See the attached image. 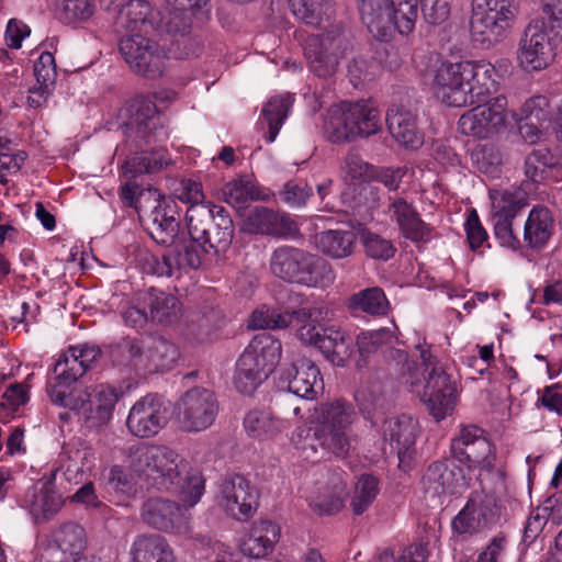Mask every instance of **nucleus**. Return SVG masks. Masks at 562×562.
Returning <instances> with one entry per match:
<instances>
[{
    "mask_svg": "<svg viewBox=\"0 0 562 562\" xmlns=\"http://www.w3.org/2000/svg\"><path fill=\"white\" fill-rule=\"evenodd\" d=\"M496 69L485 60L443 63L436 70L432 89L448 106L474 105L458 121V131L475 139H492L506 130L508 123L506 97L497 91Z\"/></svg>",
    "mask_w": 562,
    "mask_h": 562,
    "instance_id": "f257e3e1",
    "label": "nucleus"
},
{
    "mask_svg": "<svg viewBox=\"0 0 562 562\" xmlns=\"http://www.w3.org/2000/svg\"><path fill=\"white\" fill-rule=\"evenodd\" d=\"M415 351L420 364L411 359L405 350L395 348L386 351L385 359L398 381L409 392L420 396L429 414L440 422L454 411L458 402L457 381L439 364L427 344H417Z\"/></svg>",
    "mask_w": 562,
    "mask_h": 562,
    "instance_id": "f03ea898",
    "label": "nucleus"
},
{
    "mask_svg": "<svg viewBox=\"0 0 562 562\" xmlns=\"http://www.w3.org/2000/svg\"><path fill=\"white\" fill-rule=\"evenodd\" d=\"M204 479L194 472L183 481L182 487L170 491L180 503L164 497H149L140 508V517L147 526L164 532L186 535L191 530V508L205 492Z\"/></svg>",
    "mask_w": 562,
    "mask_h": 562,
    "instance_id": "7ed1b4c3",
    "label": "nucleus"
},
{
    "mask_svg": "<svg viewBox=\"0 0 562 562\" xmlns=\"http://www.w3.org/2000/svg\"><path fill=\"white\" fill-rule=\"evenodd\" d=\"M130 463L139 480L160 491H177L196 472L187 471L184 460L176 451L158 445L140 443L131 448Z\"/></svg>",
    "mask_w": 562,
    "mask_h": 562,
    "instance_id": "20e7f679",
    "label": "nucleus"
},
{
    "mask_svg": "<svg viewBox=\"0 0 562 562\" xmlns=\"http://www.w3.org/2000/svg\"><path fill=\"white\" fill-rule=\"evenodd\" d=\"M380 128V111L371 99L344 101L330 106L322 124L325 137L331 143L368 137L376 134Z\"/></svg>",
    "mask_w": 562,
    "mask_h": 562,
    "instance_id": "39448f33",
    "label": "nucleus"
},
{
    "mask_svg": "<svg viewBox=\"0 0 562 562\" xmlns=\"http://www.w3.org/2000/svg\"><path fill=\"white\" fill-rule=\"evenodd\" d=\"M360 20L369 33L381 42L394 34H411L418 16L417 0H357Z\"/></svg>",
    "mask_w": 562,
    "mask_h": 562,
    "instance_id": "423d86ee",
    "label": "nucleus"
},
{
    "mask_svg": "<svg viewBox=\"0 0 562 562\" xmlns=\"http://www.w3.org/2000/svg\"><path fill=\"white\" fill-rule=\"evenodd\" d=\"M282 345L270 334L255 336L236 363L235 386L243 394L252 393L276 370Z\"/></svg>",
    "mask_w": 562,
    "mask_h": 562,
    "instance_id": "0eeeda50",
    "label": "nucleus"
},
{
    "mask_svg": "<svg viewBox=\"0 0 562 562\" xmlns=\"http://www.w3.org/2000/svg\"><path fill=\"white\" fill-rule=\"evenodd\" d=\"M517 15L514 0H472V41L490 48L513 27Z\"/></svg>",
    "mask_w": 562,
    "mask_h": 562,
    "instance_id": "6e6552de",
    "label": "nucleus"
},
{
    "mask_svg": "<svg viewBox=\"0 0 562 562\" xmlns=\"http://www.w3.org/2000/svg\"><path fill=\"white\" fill-rule=\"evenodd\" d=\"M498 517L497 497L485 490L471 493L464 506L452 518L451 540L469 541L490 529Z\"/></svg>",
    "mask_w": 562,
    "mask_h": 562,
    "instance_id": "1a4fd4ad",
    "label": "nucleus"
},
{
    "mask_svg": "<svg viewBox=\"0 0 562 562\" xmlns=\"http://www.w3.org/2000/svg\"><path fill=\"white\" fill-rule=\"evenodd\" d=\"M218 411L220 404L215 393L200 386L184 392L175 408L179 428L188 434L209 429L214 424Z\"/></svg>",
    "mask_w": 562,
    "mask_h": 562,
    "instance_id": "9d476101",
    "label": "nucleus"
},
{
    "mask_svg": "<svg viewBox=\"0 0 562 562\" xmlns=\"http://www.w3.org/2000/svg\"><path fill=\"white\" fill-rule=\"evenodd\" d=\"M554 32L543 26L540 20H531L518 42L517 63L527 72L546 69L555 57Z\"/></svg>",
    "mask_w": 562,
    "mask_h": 562,
    "instance_id": "9b49d317",
    "label": "nucleus"
},
{
    "mask_svg": "<svg viewBox=\"0 0 562 562\" xmlns=\"http://www.w3.org/2000/svg\"><path fill=\"white\" fill-rule=\"evenodd\" d=\"M357 414L344 400H336L325 404L318 418V441L324 449L340 457L349 449L347 435L349 426L355 422Z\"/></svg>",
    "mask_w": 562,
    "mask_h": 562,
    "instance_id": "f8f14e48",
    "label": "nucleus"
},
{
    "mask_svg": "<svg viewBox=\"0 0 562 562\" xmlns=\"http://www.w3.org/2000/svg\"><path fill=\"white\" fill-rule=\"evenodd\" d=\"M214 504L227 516L245 521L257 510L258 492L244 476H227L216 484Z\"/></svg>",
    "mask_w": 562,
    "mask_h": 562,
    "instance_id": "ddd939ff",
    "label": "nucleus"
},
{
    "mask_svg": "<svg viewBox=\"0 0 562 562\" xmlns=\"http://www.w3.org/2000/svg\"><path fill=\"white\" fill-rule=\"evenodd\" d=\"M450 447L453 458L470 470L490 472L495 467V448L477 426H462Z\"/></svg>",
    "mask_w": 562,
    "mask_h": 562,
    "instance_id": "4468645a",
    "label": "nucleus"
},
{
    "mask_svg": "<svg viewBox=\"0 0 562 562\" xmlns=\"http://www.w3.org/2000/svg\"><path fill=\"white\" fill-rule=\"evenodd\" d=\"M346 47L335 9L328 1L318 2V77L333 75Z\"/></svg>",
    "mask_w": 562,
    "mask_h": 562,
    "instance_id": "2eb2a0df",
    "label": "nucleus"
},
{
    "mask_svg": "<svg viewBox=\"0 0 562 562\" xmlns=\"http://www.w3.org/2000/svg\"><path fill=\"white\" fill-rule=\"evenodd\" d=\"M147 34L124 35L119 44L120 53L131 69L147 78H157L166 69V53Z\"/></svg>",
    "mask_w": 562,
    "mask_h": 562,
    "instance_id": "dca6fc26",
    "label": "nucleus"
},
{
    "mask_svg": "<svg viewBox=\"0 0 562 562\" xmlns=\"http://www.w3.org/2000/svg\"><path fill=\"white\" fill-rule=\"evenodd\" d=\"M490 198L496 239L503 247L518 249L520 240L513 232V220L526 205L524 194L517 190H491Z\"/></svg>",
    "mask_w": 562,
    "mask_h": 562,
    "instance_id": "f3484780",
    "label": "nucleus"
},
{
    "mask_svg": "<svg viewBox=\"0 0 562 562\" xmlns=\"http://www.w3.org/2000/svg\"><path fill=\"white\" fill-rule=\"evenodd\" d=\"M169 422V407L162 396L146 394L130 408L126 427L130 434L138 438H153Z\"/></svg>",
    "mask_w": 562,
    "mask_h": 562,
    "instance_id": "a211bd4d",
    "label": "nucleus"
},
{
    "mask_svg": "<svg viewBox=\"0 0 562 562\" xmlns=\"http://www.w3.org/2000/svg\"><path fill=\"white\" fill-rule=\"evenodd\" d=\"M315 266L313 254L291 246L278 247L270 258V270L276 277L307 286L316 283Z\"/></svg>",
    "mask_w": 562,
    "mask_h": 562,
    "instance_id": "6ab92c4d",
    "label": "nucleus"
},
{
    "mask_svg": "<svg viewBox=\"0 0 562 562\" xmlns=\"http://www.w3.org/2000/svg\"><path fill=\"white\" fill-rule=\"evenodd\" d=\"M149 212L147 207L139 216L147 224L150 237L160 245H172L179 232L180 212L177 202L171 198L151 199Z\"/></svg>",
    "mask_w": 562,
    "mask_h": 562,
    "instance_id": "aec40b11",
    "label": "nucleus"
},
{
    "mask_svg": "<svg viewBox=\"0 0 562 562\" xmlns=\"http://www.w3.org/2000/svg\"><path fill=\"white\" fill-rule=\"evenodd\" d=\"M65 504L63 495L56 490L52 480H38L26 490L20 501L32 521L42 525L53 520Z\"/></svg>",
    "mask_w": 562,
    "mask_h": 562,
    "instance_id": "412c9836",
    "label": "nucleus"
},
{
    "mask_svg": "<svg viewBox=\"0 0 562 562\" xmlns=\"http://www.w3.org/2000/svg\"><path fill=\"white\" fill-rule=\"evenodd\" d=\"M423 487L427 495L441 497L462 493L469 486V480L453 460L443 459L432 462L423 476Z\"/></svg>",
    "mask_w": 562,
    "mask_h": 562,
    "instance_id": "4be33fe9",
    "label": "nucleus"
},
{
    "mask_svg": "<svg viewBox=\"0 0 562 562\" xmlns=\"http://www.w3.org/2000/svg\"><path fill=\"white\" fill-rule=\"evenodd\" d=\"M418 423L413 417L401 415L384 423L383 437L391 450L396 451L398 465L407 470L415 452Z\"/></svg>",
    "mask_w": 562,
    "mask_h": 562,
    "instance_id": "5701e85b",
    "label": "nucleus"
},
{
    "mask_svg": "<svg viewBox=\"0 0 562 562\" xmlns=\"http://www.w3.org/2000/svg\"><path fill=\"white\" fill-rule=\"evenodd\" d=\"M101 356V350L94 345H79L69 347L63 352L54 366L55 382L71 385L94 363Z\"/></svg>",
    "mask_w": 562,
    "mask_h": 562,
    "instance_id": "b1692460",
    "label": "nucleus"
},
{
    "mask_svg": "<svg viewBox=\"0 0 562 562\" xmlns=\"http://www.w3.org/2000/svg\"><path fill=\"white\" fill-rule=\"evenodd\" d=\"M385 120L391 136L401 147L414 150L424 144V134L412 110L393 104L389 108Z\"/></svg>",
    "mask_w": 562,
    "mask_h": 562,
    "instance_id": "393cba45",
    "label": "nucleus"
},
{
    "mask_svg": "<svg viewBox=\"0 0 562 562\" xmlns=\"http://www.w3.org/2000/svg\"><path fill=\"white\" fill-rule=\"evenodd\" d=\"M54 547L48 550L49 560H87L81 555L86 547V531L77 522H66L56 528L52 533Z\"/></svg>",
    "mask_w": 562,
    "mask_h": 562,
    "instance_id": "a878e982",
    "label": "nucleus"
},
{
    "mask_svg": "<svg viewBox=\"0 0 562 562\" xmlns=\"http://www.w3.org/2000/svg\"><path fill=\"white\" fill-rule=\"evenodd\" d=\"M209 0H166L169 33L184 34L194 23H203L209 18Z\"/></svg>",
    "mask_w": 562,
    "mask_h": 562,
    "instance_id": "bb28decb",
    "label": "nucleus"
},
{
    "mask_svg": "<svg viewBox=\"0 0 562 562\" xmlns=\"http://www.w3.org/2000/svg\"><path fill=\"white\" fill-rule=\"evenodd\" d=\"M391 218L397 224L401 235L414 243L428 241L431 228L422 218L413 204L403 198H395L389 205Z\"/></svg>",
    "mask_w": 562,
    "mask_h": 562,
    "instance_id": "cd10ccee",
    "label": "nucleus"
},
{
    "mask_svg": "<svg viewBox=\"0 0 562 562\" xmlns=\"http://www.w3.org/2000/svg\"><path fill=\"white\" fill-rule=\"evenodd\" d=\"M115 24L125 35L148 34L157 26V19L146 0H128L120 8Z\"/></svg>",
    "mask_w": 562,
    "mask_h": 562,
    "instance_id": "c85d7f7f",
    "label": "nucleus"
},
{
    "mask_svg": "<svg viewBox=\"0 0 562 562\" xmlns=\"http://www.w3.org/2000/svg\"><path fill=\"white\" fill-rule=\"evenodd\" d=\"M324 321V318H322ZM352 340L342 331L337 323L318 319V351L331 364L342 367L350 356Z\"/></svg>",
    "mask_w": 562,
    "mask_h": 562,
    "instance_id": "c756f323",
    "label": "nucleus"
},
{
    "mask_svg": "<svg viewBox=\"0 0 562 562\" xmlns=\"http://www.w3.org/2000/svg\"><path fill=\"white\" fill-rule=\"evenodd\" d=\"M281 536L279 525L260 519L251 524L249 531L244 537L240 550L254 559H261L272 553Z\"/></svg>",
    "mask_w": 562,
    "mask_h": 562,
    "instance_id": "7c9ffc66",
    "label": "nucleus"
},
{
    "mask_svg": "<svg viewBox=\"0 0 562 562\" xmlns=\"http://www.w3.org/2000/svg\"><path fill=\"white\" fill-rule=\"evenodd\" d=\"M245 229L252 234H267L280 237L292 235L296 228L286 215L263 206L251 209L245 218Z\"/></svg>",
    "mask_w": 562,
    "mask_h": 562,
    "instance_id": "2f4dec72",
    "label": "nucleus"
},
{
    "mask_svg": "<svg viewBox=\"0 0 562 562\" xmlns=\"http://www.w3.org/2000/svg\"><path fill=\"white\" fill-rule=\"evenodd\" d=\"M128 562H176L172 548L157 533H142L134 538Z\"/></svg>",
    "mask_w": 562,
    "mask_h": 562,
    "instance_id": "473e14b6",
    "label": "nucleus"
},
{
    "mask_svg": "<svg viewBox=\"0 0 562 562\" xmlns=\"http://www.w3.org/2000/svg\"><path fill=\"white\" fill-rule=\"evenodd\" d=\"M244 428L250 438L263 441L274 439L289 429L290 423L269 411L251 409L244 417Z\"/></svg>",
    "mask_w": 562,
    "mask_h": 562,
    "instance_id": "72a5a7b5",
    "label": "nucleus"
},
{
    "mask_svg": "<svg viewBox=\"0 0 562 562\" xmlns=\"http://www.w3.org/2000/svg\"><path fill=\"white\" fill-rule=\"evenodd\" d=\"M525 176L532 183L540 184L562 179V167L548 149L532 150L525 160Z\"/></svg>",
    "mask_w": 562,
    "mask_h": 562,
    "instance_id": "f704fd0d",
    "label": "nucleus"
},
{
    "mask_svg": "<svg viewBox=\"0 0 562 562\" xmlns=\"http://www.w3.org/2000/svg\"><path fill=\"white\" fill-rule=\"evenodd\" d=\"M143 305L149 310L150 319L161 324H169L178 319L181 312L177 296L161 290L150 288L142 293Z\"/></svg>",
    "mask_w": 562,
    "mask_h": 562,
    "instance_id": "c9c22d12",
    "label": "nucleus"
},
{
    "mask_svg": "<svg viewBox=\"0 0 562 562\" xmlns=\"http://www.w3.org/2000/svg\"><path fill=\"white\" fill-rule=\"evenodd\" d=\"M554 229V220L549 209L533 207L524 227V239L531 248H542L551 238Z\"/></svg>",
    "mask_w": 562,
    "mask_h": 562,
    "instance_id": "e433bc0d",
    "label": "nucleus"
},
{
    "mask_svg": "<svg viewBox=\"0 0 562 562\" xmlns=\"http://www.w3.org/2000/svg\"><path fill=\"white\" fill-rule=\"evenodd\" d=\"M126 111L128 112L126 125L138 136L145 138L156 128L158 123L157 110L150 100L145 98L135 99L128 104Z\"/></svg>",
    "mask_w": 562,
    "mask_h": 562,
    "instance_id": "4c0bfd02",
    "label": "nucleus"
},
{
    "mask_svg": "<svg viewBox=\"0 0 562 562\" xmlns=\"http://www.w3.org/2000/svg\"><path fill=\"white\" fill-rule=\"evenodd\" d=\"M294 102L291 93H280L271 97L262 108V116L268 124V143H273L286 120Z\"/></svg>",
    "mask_w": 562,
    "mask_h": 562,
    "instance_id": "58836bf2",
    "label": "nucleus"
},
{
    "mask_svg": "<svg viewBox=\"0 0 562 562\" xmlns=\"http://www.w3.org/2000/svg\"><path fill=\"white\" fill-rule=\"evenodd\" d=\"M224 207L221 205H190L186 213L188 233L195 240H205L212 224L215 223Z\"/></svg>",
    "mask_w": 562,
    "mask_h": 562,
    "instance_id": "ea45409f",
    "label": "nucleus"
},
{
    "mask_svg": "<svg viewBox=\"0 0 562 562\" xmlns=\"http://www.w3.org/2000/svg\"><path fill=\"white\" fill-rule=\"evenodd\" d=\"M206 251L207 248L200 240L191 237L178 243L169 251V256L172 258V266H175V273L183 269H198Z\"/></svg>",
    "mask_w": 562,
    "mask_h": 562,
    "instance_id": "a19ab883",
    "label": "nucleus"
},
{
    "mask_svg": "<svg viewBox=\"0 0 562 562\" xmlns=\"http://www.w3.org/2000/svg\"><path fill=\"white\" fill-rule=\"evenodd\" d=\"M349 306L372 316H385L390 311V302L383 290L378 286L355 293L350 297Z\"/></svg>",
    "mask_w": 562,
    "mask_h": 562,
    "instance_id": "79ce46f5",
    "label": "nucleus"
},
{
    "mask_svg": "<svg viewBox=\"0 0 562 562\" xmlns=\"http://www.w3.org/2000/svg\"><path fill=\"white\" fill-rule=\"evenodd\" d=\"M69 386L48 382L46 391L53 404L68 408L81 417L82 411H85L87 402H89V394L78 389L67 391Z\"/></svg>",
    "mask_w": 562,
    "mask_h": 562,
    "instance_id": "37998d69",
    "label": "nucleus"
},
{
    "mask_svg": "<svg viewBox=\"0 0 562 562\" xmlns=\"http://www.w3.org/2000/svg\"><path fill=\"white\" fill-rule=\"evenodd\" d=\"M222 191L225 202L237 210L245 207L250 201L262 199L256 182L247 178L227 182Z\"/></svg>",
    "mask_w": 562,
    "mask_h": 562,
    "instance_id": "c03bdc74",
    "label": "nucleus"
},
{
    "mask_svg": "<svg viewBox=\"0 0 562 562\" xmlns=\"http://www.w3.org/2000/svg\"><path fill=\"white\" fill-rule=\"evenodd\" d=\"M319 245L322 251L333 258L351 255L355 246V234L351 231L327 229L322 233Z\"/></svg>",
    "mask_w": 562,
    "mask_h": 562,
    "instance_id": "a18cd8bd",
    "label": "nucleus"
},
{
    "mask_svg": "<svg viewBox=\"0 0 562 562\" xmlns=\"http://www.w3.org/2000/svg\"><path fill=\"white\" fill-rule=\"evenodd\" d=\"M177 346L166 339H155L146 352L149 371H165L172 368L179 358Z\"/></svg>",
    "mask_w": 562,
    "mask_h": 562,
    "instance_id": "49530a36",
    "label": "nucleus"
},
{
    "mask_svg": "<svg viewBox=\"0 0 562 562\" xmlns=\"http://www.w3.org/2000/svg\"><path fill=\"white\" fill-rule=\"evenodd\" d=\"M379 494L378 480L369 474L361 475L355 485L351 509L355 515L363 514Z\"/></svg>",
    "mask_w": 562,
    "mask_h": 562,
    "instance_id": "de8ad7c7",
    "label": "nucleus"
},
{
    "mask_svg": "<svg viewBox=\"0 0 562 562\" xmlns=\"http://www.w3.org/2000/svg\"><path fill=\"white\" fill-rule=\"evenodd\" d=\"M233 232V221L224 209L215 223L212 224L205 240H201V243L205 248L209 246L215 251L225 250L232 243Z\"/></svg>",
    "mask_w": 562,
    "mask_h": 562,
    "instance_id": "09e8293b",
    "label": "nucleus"
},
{
    "mask_svg": "<svg viewBox=\"0 0 562 562\" xmlns=\"http://www.w3.org/2000/svg\"><path fill=\"white\" fill-rule=\"evenodd\" d=\"M55 12L64 23L86 21L93 15L94 5L90 0H57Z\"/></svg>",
    "mask_w": 562,
    "mask_h": 562,
    "instance_id": "8fccbe9b",
    "label": "nucleus"
},
{
    "mask_svg": "<svg viewBox=\"0 0 562 562\" xmlns=\"http://www.w3.org/2000/svg\"><path fill=\"white\" fill-rule=\"evenodd\" d=\"M169 252L161 257L151 254L147 249H139L136 252V262L138 267L148 274L157 277H171L175 274V266Z\"/></svg>",
    "mask_w": 562,
    "mask_h": 562,
    "instance_id": "3c124183",
    "label": "nucleus"
},
{
    "mask_svg": "<svg viewBox=\"0 0 562 562\" xmlns=\"http://www.w3.org/2000/svg\"><path fill=\"white\" fill-rule=\"evenodd\" d=\"M292 318L293 315L286 311L281 312L276 308L262 306L252 313L248 326L254 329H281L288 327L291 324Z\"/></svg>",
    "mask_w": 562,
    "mask_h": 562,
    "instance_id": "603ef678",
    "label": "nucleus"
},
{
    "mask_svg": "<svg viewBox=\"0 0 562 562\" xmlns=\"http://www.w3.org/2000/svg\"><path fill=\"white\" fill-rule=\"evenodd\" d=\"M472 159L480 172L496 178L499 176L503 165V154L493 145H483L475 149Z\"/></svg>",
    "mask_w": 562,
    "mask_h": 562,
    "instance_id": "864d4df0",
    "label": "nucleus"
},
{
    "mask_svg": "<svg viewBox=\"0 0 562 562\" xmlns=\"http://www.w3.org/2000/svg\"><path fill=\"white\" fill-rule=\"evenodd\" d=\"M537 4L538 15L533 20L543 22L562 41V0H537Z\"/></svg>",
    "mask_w": 562,
    "mask_h": 562,
    "instance_id": "5fc2aeb1",
    "label": "nucleus"
},
{
    "mask_svg": "<svg viewBox=\"0 0 562 562\" xmlns=\"http://www.w3.org/2000/svg\"><path fill=\"white\" fill-rule=\"evenodd\" d=\"M347 485L340 476L334 479L331 487L325 490L318 503V514L333 515L338 513L345 504Z\"/></svg>",
    "mask_w": 562,
    "mask_h": 562,
    "instance_id": "6e6d98bb",
    "label": "nucleus"
},
{
    "mask_svg": "<svg viewBox=\"0 0 562 562\" xmlns=\"http://www.w3.org/2000/svg\"><path fill=\"white\" fill-rule=\"evenodd\" d=\"M288 382V390L299 397L313 401L315 397L314 384L316 382V369L311 366L308 371L296 370L295 375L283 378Z\"/></svg>",
    "mask_w": 562,
    "mask_h": 562,
    "instance_id": "4d7b16f0",
    "label": "nucleus"
},
{
    "mask_svg": "<svg viewBox=\"0 0 562 562\" xmlns=\"http://www.w3.org/2000/svg\"><path fill=\"white\" fill-rule=\"evenodd\" d=\"M380 70V65L373 59L363 57L353 58L348 65V77L355 88L372 81Z\"/></svg>",
    "mask_w": 562,
    "mask_h": 562,
    "instance_id": "13d9d810",
    "label": "nucleus"
},
{
    "mask_svg": "<svg viewBox=\"0 0 562 562\" xmlns=\"http://www.w3.org/2000/svg\"><path fill=\"white\" fill-rule=\"evenodd\" d=\"M519 120L544 126L550 121L548 99L543 95H536L526 100L521 105Z\"/></svg>",
    "mask_w": 562,
    "mask_h": 562,
    "instance_id": "bf43d9fd",
    "label": "nucleus"
},
{
    "mask_svg": "<svg viewBox=\"0 0 562 562\" xmlns=\"http://www.w3.org/2000/svg\"><path fill=\"white\" fill-rule=\"evenodd\" d=\"M10 142L0 138V182L5 183L9 175L16 173L26 159L22 150L13 151Z\"/></svg>",
    "mask_w": 562,
    "mask_h": 562,
    "instance_id": "052dcab7",
    "label": "nucleus"
},
{
    "mask_svg": "<svg viewBox=\"0 0 562 562\" xmlns=\"http://www.w3.org/2000/svg\"><path fill=\"white\" fill-rule=\"evenodd\" d=\"M156 196H158L157 190H139L138 186L134 182H127L121 189V198L125 205L134 207L139 216H143L142 213L145 212V203L150 202Z\"/></svg>",
    "mask_w": 562,
    "mask_h": 562,
    "instance_id": "680f3d73",
    "label": "nucleus"
},
{
    "mask_svg": "<svg viewBox=\"0 0 562 562\" xmlns=\"http://www.w3.org/2000/svg\"><path fill=\"white\" fill-rule=\"evenodd\" d=\"M536 407L562 416V385L553 383L537 391Z\"/></svg>",
    "mask_w": 562,
    "mask_h": 562,
    "instance_id": "e2e57ef3",
    "label": "nucleus"
},
{
    "mask_svg": "<svg viewBox=\"0 0 562 562\" xmlns=\"http://www.w3.org/2000/svg\"><path fill=\"white\" fill-rule=\"evenodd\" d=\"M362 244L368 256L374 259L389 260L395 254L393 244L370 232H362Z\"/></svg>",
    "mask_w": 562,
    "mask_h": 562,
    "instance_id": "0e129e2a",
    "label": "nucleus"
},
{
    "mask_svg": "<svg viewBox=\"0 0 562 562\" xmlns=\"http://www.w3.org/2000/svg\"><path fill=\"white\" fill-rule=\"evenodd\" d=\"M344 171L352 180L367 181L374 176V167L364 161L356 150H350L346 155Z\"/></svg>",
    "mask_w": 562,
    "mask_h": 562,
    "instance_id": "69168bd1",
    "label": "nucleus"
},
{
    "mask_svg": "<svg viewBox=\"0 0 562 562\" xmlns=\"http://www.w3.org/2000/svg\"><path fill=\"white\" fill-rule=\"evenodd\" d=\"M137 479L139 477L132 471L131 463L128 462L127 470L121 467H113L111 469L109 483L115 492L132 495L136 492Z\"/></svg>",
    "mask_w": 562,
    "mask_h": 562,
    "instance_id": "338daca9",
    "label": "nucleus"
},
{
    "mask_svg": "<svg viewBox=\"0 0 562 562\" xmlns=\"http://www.w3.org/2000/svg\"><path fill=\"white\" fill-rule=\"evenodd\" d=\"M467 240L472 250H477L487 243V233L482 226L477 212L472 210L464 223Z\"/></svg>",
    "mask_w": 562,
    "mask_h": 562,
    "instance_id": "774afa93",
    "label": "nucleus"
}]
</instances>
